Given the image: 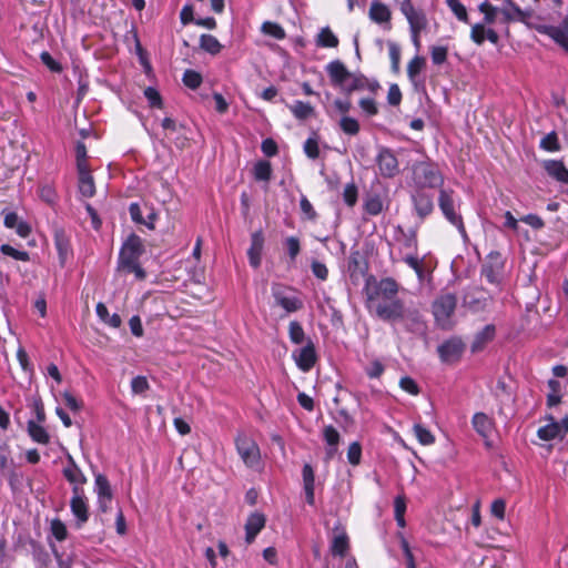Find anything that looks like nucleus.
<instances>
[{
    "mask_svg": "<svg viewBox=\"0 0 568 568\" xmlns=\"http://www.w3.org/2000/svg\"><path fill=\"white\" fill-rule=\"evenodd\" d=\"M399 290L400 285L393 277L377 280L369 276L364 287L367 308L386 322L410 321L423 326L418 312L407 310L404 301L397 297Z\"/></svg>",
    "mask_w": 568,
    "mask_h": 568,
    "instance_id": "obj_1",
    "label": "nucleus"
},
{
    "mask_svg": "<svg viewBox=\"0 0 568 568\" xmlns=\"http://www.w3.org/2000/svg\"><path fill=\"white\" fill-rule=\"evenodd\" d=\"M355 90V82L347 88L343 98H336L329 109V115L338 119L341 129L347 134H355V119L348 116L352 109L351 92Z\"/></svg>",
    "mask_w": 568,
    "mask_h": 568,
    "instance_id": "obj_2",
    "label": "nucleus"
},
{
    "mask_svg": "<svg viewBox=\"0 0 568 568\" xmlns=\"http://www.w3.org/2000/svg\"><path fill=\"white\" fill-rule=\"evenodd\" d=\"M457 297L453 293L440 294L433 302V314L440 328L450 329L453 327L452 316L455 313Z\"/></svg>",
    "mask_w": 568,
    "mask_h": 568,
    "instance_id": "obj_3",
    "label": "nucleus"
},
{
    "mask_svg": "<svg viewBox=\"0 0 568 568\" xmlns=\"http://www.w3.org/2000/svg\"><path fill=\"white\" fill-rule=\"evenodd\" d=\"M413 179L419 189L437 187L440 186L444 181L437 166L426 161L413 165Z\"/></svg>",
    "mask_w": 568,
    "mask_h": 568,
    "instance_id": "obj_4",
    "label": "nucleus"
},
{
    "mask_svg": "<svg viewBox=\"0 0 568 568\" xmlns=\"http://www.w3.org/2000/svg\"><path fill=\"white\" fill-rule=\"evenodd\" d=\"M271 292L275 304L285 310L286 313H295L304 307L302 298L296 295L295 290L291 286L273 283Z\"/></svg>",
    "mask_w": 568,
    "mask_h": 568,
    "instance_id": "obj_5",
    "label": "nucleus"
},
{
    "mask_svg": "<svg viewBox=\"0 0 568 568\" xmlns=\"http://www.w3.org/2000/svg\"><path fill=\"white\" fill-rule=\"evenodd\" d=\"M235 447L243 463L254 468L261 463V452L254 439L245 434H239L235 438Z\"/></svg>",
    "mask_w": 568,
    "mask_h": 568,
    "instance_id": "obj_6",
    "label": "nucleus"
},
{
    "mask_svg": "<svg viewBox=\"0 0 568 568\" xmlns=\"http://www.w3.org/2000/svg\"><path fill=\"white\" fill-rule=\"evenodd\" d=\"M144 252L145 248L142 239L138 234L131 233L122 244L118 264L123 265L138 262Z\"/></svg>",
    "mask_w": 568,
    "mask_h": 568,
    "instance_id": "obj_7",
    "label": "nucleus"
},
{
    "mask_svg": "<svg viewBox=\"0 0 568 568\" xmlns=\"http://www.w3.org/2000/svg\"><path fill=\"white\" fill-rule=\"evenodd\" d=\"M53 242L58 253L59 264L61 267H64L68 260L73 255L70 235L63 227L54 225Z\"/></svg>",
    "mask_w": 568,
    "mask_h": 568,
    "instance_id": "obj_8",
    "label": "nucleus"
},
{
    "mask_svg": "<svg viewBox=\"0 0 568 568\" xmlns=\"http://www.w3.org/2000/svg\"><path fill=\"white\" fill-rule=\"evenodd\" d=\"M70 508L75 516L78 526H82L89 519V506L85 497L84 488L72 487V497Z\"/></svg>",
    "mask_w": 568,
    "mask_h": 568,
    "instance_id": "obj_9",
    "label": "nucleus"
},
{
    "mask_svg": "<svg viewBox=\"0 0 568 568\" xmlns=\"http://www.w3.org/2000/svg\"><path fill=\"white\" fill-rule=\"evenodd\" d=\"M94 490L98 495V507L101 513H106L110 509L113 499V491L108 477L103 474L94 476Z\"/></svg>",
    "mask_w": 568,
    "mask_h": 568,
    "instance_id": "obj_10",
    "label": "nucleus"
},
{
    "mask_svg": "<svg viewBox=\"0 0 568 568\" xmlns=\"http://www.w3.org/2000/svg\"><path fill=\"white\" fill-rule=\"evenodd\" d=\"M400 11L406 17L410 31H423L427 27V19L423 11L416 9L410 0H403Z\"/></svg>",
    "mask_w": 568,
    "mask_h": 568,
    "instance_id": "obj_11",
    "label": "nucleus"
},
{
    "mask_svg": "<svg viewBox=\"0 0 568 568\" xmlns=\"http://www.w3.org/2000/svg\"><path fill=\"white\" fill-rule=\"evenodd\" d=\"M438 202H439V207H440L442 212L444 213V215L446 216V219L452 224L457 226L459 232L463 235H465V227H464V224H463V220L454 211V201H453L452 194L449 192L445 191V190H442L440 194H439Z\"/></svg>",
    "mask_w": 568,
    "mask_h": 568,
    "instance_id": "obj_12",
    "label": "nucleus"
},
{
    "mask_svg": "<svg viewBox=\"0 0 568 568\" xmlns=\"http://www.w3.org/2000/svg\"><path fill=\"white\" fill-rule=\"evenodd\" d=\"M464 344L459 338H450L438 346V354L443 362L453 363L460 358Z\"/></svg>",
    "mask_w": 568,
    "mask_h": 568,
    "instance_id": "obj_13",
    "label": "nucleus"
},
{
    "mask_svg": "<svg viewBox=\"0 0 568 568\" xmlns=\"http://www.w3.org/2000/svg\"><path fill=\"white\" fill-rule=\"evenodd\" d=\"M404 262L415 271L420 283L430 282L433 266L426 257L419 258L414 255H406Z\"/></svg>",
    "mask_w": 568,
    "mask_h": 568,
    "instance_id": "obj_14",
    "label": "nucleus"
},
{
    "mask_svg": "<svg viewBox=\"0 0 568 568\" xmlns=\"http://www.w3.org/2000/svg\"><path fill=\"white\" fill-rule=\"evenodd\" d=\"M382 195H383V186L377 181L376 183H374L372 192L369 194H367L366 197L364 199L363 207L367 214L377 215L382 212V210H383Z\"/></svg>",
    "mask_w": 568,
    "mask_h": 568,
    "instance_id": "obj_15",
    "label": "nucleus"
},
{
    "mask_svg": "<svg viewBox=\"0 0 568 568\" xmlns=\"http://www.w3.org/2000/svg\"><path fill=\"white\" fill-rule=\"evenodd\" d=\"M263 247L264 235L262 231H256L251 235V245L247 250L250 265L254 268L261 266Z\"/></svg>",
    "mask_w": 568,
    "mask_h": 568,
    "instance_id": "obj_16",
    "label": "nucleus"
},
{
    "mask_svg": "<svg viewBox=\"0 0 568 568\" xmlns=\"http://www.w3.org/2000/svg\"><path fill=\"white\" fill-rule=\"evenodd\" d=\"M316 361L317 354L312 342L302 347L295 356L296 365L302 372H310L315 366Z\"/></svg>",
    "mask_w": 568,
    "mask_h": 568,
    "instance_id": "obj_17",
    "label": "nucleus"
},
{
    "mask_svg": "<svg viewBox=\"0 0 568 568\" xmlns=\"http://www.w3.org/2000/svg\"><path fill=\"white\" fill-rule=\"evenodd\" d=\"M331 83L335 88H343L351 73L339 60H334L326 65Z\"/></svg>",
    "mask_w": 568,
    "mask_h": 568,
    "instance_id": "obj_18",
    "label": "nucleus"
},
{
    "mask_svg": "<svg viewBox=\"0 0 568 568\" xmlns=\"http://www.w3.org/2000/svg\"><path fill=\"white\" fill-rule=\"evenodd\" d=\"M266 518L262 513L251 514L245 523V541L252 544L260 531L265 527Z\"/></svg>",
    "mask_w": 568,
    "mask_h": 568,
    "instance_id": "obj_19",
    "label": "nucleus"
},
{
    "mask_svg": "<svg viewBox=\"0 0 568 568\" xmlns=\"http://www.w3.org/2000/svg\"><path fill=\"white\" fill-rule=\"evenodd\" d=\"M503 270V262L499 253H490L488 262L483 267V274L488 282L498 283Z\"/></svg>",
    "mask_w": 568,
    "mask_h": 568,
    "instance_id": "obj_20",
    "label": "nucleus"
},
{
    "mask_svg": "<svg viewBox=\"0 0 568 568\" xmlns=\"http://www.w3.org/2000/svg\"><path fill=\"white\" fill-rule=\"evenodd\" d=\"M378 166L383 175L392 178L398 173V162L388 150H383L378 155Z\"/></svg>",
    "mask_w": 568,
    "mask_h": 568,
    "instance_id": "obj_21",
    "label": "nucleus"
},
{
    "mask_svg": "<svg viewBox=\"0 0 568 568\" xmlns=\"http://www.w3.org/2000/svg\"><path fill=\"white\" fill-rule=\"evenodd\" d=\"M349 548V538L346 531L343 528L336 527L334 529V535L331 545V552L333 556H345L346 551Z\"/></svg>",
    "mask_w": 568,
    "mask_h": 568,
    "instance_id": "obj_22",
    "label": "nucleus"
},
{
    "mask_svg": "<svg viewBox=\"0 0 568 568\" xmlns=\"http://www.w3.org/2000/svg\"><path fill=\"white\" fill-rule=\"evenodd\" d=\"M542 168L552 179L568 184V169L561 161L546 160L542 162Z\"/></svg>",
    "mask_w": 568,
    "mask_h": 568,
    "instance_id": "obj_23",
    "label": "nucleus"
},
{
    "mask_svg": "<svg viewBox=\"0 0 568 568\" xmlns=\"http://www.w3.org/2000/svg\"><path fill=\"white\" fill-rule=\"evenodd\" d=\"M70 465L64 467L63 476L72 485V487L83 488L87 477L75 464L72 457L69 458Z\"/></svg>",
    "mask_w": 568,
    "mask_h": 568,
    "instance_id": "obj_24",
    "label": "nucleus"
},
{
    "mask_svg": "<svg viewBox=\"0 0 568 568\" xmlns=\"http://www.w3.org/2000/svg\"><path fill=\"white\" fill-rule=\"evenodd\" d=\"M536 30L539 33L547 34L548 37H550L568 52V33L564 31L561 28L541 24L537 26Z\"/></svg>",
    "mask_w": 568,
    "mask_h": 568,
    "instance_id": "obj_25",
    "label": "nucleus"
},
{
    "mask_svg": "<svg viewBox=\"0 0 568 568\" xmlns=\"http://www.w3.org/2000/svg\"><path fill=\"white\" fill-rule=\"evenodd\" d=\"M287 106L293 116L298 121H306L316 115L315 109L310 102L297 100Z\"/></svg>",
    "mask_w": 568,
    "mask_h": 568,
    "instance_id": "obj_26",
    "label": "nucleus"
},
{
    "mask_svg": "<svg viewBox=\"0 0 568 568\" xmlns=\"http://www.w3.org/2000/svg\"><path fill=\"white\" fill-rule=\"evenodd\" d=\"M41 424L32 419L28 420L27 432L34 443L48 445L50 443V435Z\"/></svg>",
    "mask_w": 568,
    "mask_h": 568,
    "instance_id": "obj_27",
    "label": "nucleus"
},
{
    "mask_svg": "<svg viewBox=\"0 0 568 568\" xmlns=\"http://www.w3.org/2000/svg\"><path fill=\"white\" fill-rule=\"evenodd\" d=\"M302 476H303L306 503L308 505L313 506L315 503V495H314L315 477H314V470L310 464H305L303 466Z\"/></svg>",
    "mask_w": 568,
    "mask_h": 568,
    "instance_id": "obj_28",
    "label": "nucleus"
},
{
    "mask_svg": "<svg viewBox=\"0 0 568 568\" xmlns=\"http://www.w3.org/2000/svg\"><path fill=\"white\" fill-rule=\"evenodd\" d=\"M475 430L484 438L489 437L494 429V422L484 413H476L473 417Z\"/></svg>",
    "mask_w": 568,
    "mask_h": 568,
    "instance_id": "obj_29",
    "label": "nucleus"
},
{
    "mask_svg": "<svg viewBox=\"0 0 568 568\" xmlns=\"http://www.w3.org/2000/svg\"><path fill=\"white\" fill-rule=\"evenodd\" d=\"M414 202L420 217L427 216L434 209L433 197L422 190L416 192Z\"/></svg>",
    "mask_w": 568,
    "mask_h": 568,
    "instance_id": "obj_30",
    "label": "nucleus"
},
{
    "mask_svg": "<svg viewBox=\"0 0 568 568\" xmlns=\"http://www.w3.org/2000/svg\"><path fill=\"white\" fill-rule=\"evenodd\" d=\"M323 437L328 448L326 449L327 458H333L335 453L337 452V445L339 443V433L337 429L332 426H325L323 429Z\"/></svg>",
    "mask_w": 568,
    "mask_h": 568,
    "instance_id": "obj_31",
    "label": "nucleus"
},
{
    "mask_svg": "<svg viewBox=\"0 0 568 568\" xmlns=\"http://www.w3.org/2000/svg\"><path fill=\"white\" fill-rule=\"evenodd\" d=\"M495 332L496 329L494 325H486L478 334H476L471 344V351H481L487 343L493 341V338L495 337Z\"/></svg>",
    "mask_w": 568,
    "mask_h": 568,
    "instance_id": "obj_32",
    "label": "nucleus"
},
{
    "mask_svg": "<svg viewBox=\"0 0 568 568\" xmlns=\"http://www.w3.org/2000/svg\"><path fill=\"white\" fill-rule=\"evenodd\" d=\"M200 48L212 55H216L221 52L223 45L216 37L204 33L200 37Z\"/></svg>",
    "mask_w": 568,
    "mask_h": 568,
    "instance_id": "obj_33",
    "label": "nucleus"
},
{
    "mask_svg": "<svg viewBox=\"0 0 568 568\" xmlns=\"http://www.w3.org/2000/svg\"><path fill=\"white\" fill-rule=\"evenodd\" d=\"M97 315L99 318L113 328H118L121 326V317L119 314L114 313L113 315L109 314L108 307L103 303H98L95 307Z\"/></svg>",
    "mask_w": 568,
    "mask_h": 568,
    "instance_id": "obj_34",
    "label": "nucleus"
},
{
    "mask_svg": "<svg viewBox=\"0 0 568 568\" xmlns=\"http://www.w3.org/2000/svg\"><path fill=\"white\" fill-rule=\"evenodd\" d=\"M500 12L505 17L506 21L516 19L523 20L527 17V14L513 0H506Z\"/></svg>",
    "mask_w": 568,
    "mask_h": 568,
    "instance_id": "obj_35",
    "label": "nucleus"
},
{
    "mask_svg": "<svg viewBox=\"0 0 568 568\" xmlns=\"http://www.w3.org/2000/svg\"><path fill=\"white\" fill-rule=\"evenodd\" d=\"M316 45L320 48H336L338 45V39L333 31L326 27L317 34Z\"/></svg>",
    "mask_w": 568,
    "mask_h": 568,
    "instance_id": "obj_36",
    "label": "nucleus"
},
{
    "mask_svg": "<svg viewBox=\"0 0 568 568\" xmlns=\"http://www.w3.org/2000/svg\"><path fill=\"white\" fill-rule=\"evenodd\" d=\"M272 164L266 160L257 161L253 169L254 179L256 181L268 182L272 178Z\"/></svg>",
    "mask_w": 568,
    "mask_h": 568,
    "instance_id": "obj_37",
    "label": "nucleus"
},
{
    "mask_svg": "<svg viewBox=\"0 0 568 568\" xmlns=\"http://www.w3.org/2000/svg\"><path fill=\"white\" fill-rule=\"evenodd\" d=\"M261 31L276 40H283L286 37V32L283 27L273 21H265L262 23Z\"/></svg>",
    "mask_w": 568,
    "mask_h": 568,
    "instance_id": "obj_38",
    "label": "nucleus"
},
{
    "mask_svg": "<svg viewBox=\"0 0 568 568\" xmlns=\"http://www.w3.org/2000/svg\"><path fill=\"white\" fill-rule=\"evenodd\" d=\"M369 16L374 21L383 23L389 21L390 11L385 4L376 2L372 4Z\"/></svg>",
    "mask_w": 568,
    "mask_h": 568,
    "instance_id": "obj_39",
    "label": "nucleus"
},
{
    "mask_svg": "<svg viewBox=\"0 0 568 568\" xmlns=\"http://www.w3.org/2000/svg\"><path fill=\"white\" fill-rule=\"evenodd\" d=\"M182 82L189 89L196 90L202 84L203 78L200 72L187 69L183 73Z\"/></svg>",
    "mask_w": 568,
    "mask_h": 568,
    "instance_id": "obj_40",
    "label": "nucleus"
},
{
    "mask_svg": "<svg viewBox=\"0 0 568 568\" xmlns=\"http://www.w3.org/2000/svg\"><path fill=\"white\" fill-rule=\"evenodd\" d=\"M79 192L84 197H92L95 194V184L91 174L79 176Z\"/></svg>",
    "mask_w": 568,
    "mask_h": 568,
    "instance_id": "obj_41",
    "label": "nucleus"
},
{
    "mask_svg": "<svg viewBox=\"0 0 568 568\" xmlns=\"http://www.w3.org/2000/svg\"><path fill=\"white\" fill-rule=\"evenodd\" d=\"M426 60L424 57L416 55L413 58L407 65V74L409 80L415 83L417 75L425 68Z\"/></svg>",
    "mask_w": 568,
    "mask_h": 568,
    "instance_id": "obj_42",
    "label": "nucleus"
},
{
    "mask_svg": "<svg viewBox=\"0 0 568 568\" xmlns=\"http://www.w3.org/2000/svg\"><path fill=\"white\" fill-rule=\"evenodd\" d=\"M304 152L308 159L315 160L320 156V145H318V136L317 133H313L312 136H310L304 142Z\"/></svg>",
    "mask_w": 568,
    "mask_h": 568,
    "instance_id": "obj_43",
    "label": "nucleus"
},
{
    "mask_svg": "<svg viewBox=\"0 0 568 568\" xmlns=\"http://www.w3.org/2000/svg\"><path fill=\"white\" fill-rule=\"evenodd\" d=\"M288 337L293 344H302L304 342L305 333L300 322L292 321L288 324Z\"/></svg>",
    "mask_w": 568,
    "mask_h": 568,
    "instance_id": "obj_44",
    "label": "nucleus"
},
{
    "mask_svg": "<svg viewBox=\"0 0 568 568\" xmlns=\"http://www.w3.org/2000/svg\"><path fill=\"white\" fill-rule=\"evenodd\" d=\"M0 251L2 254L7 255V256H10L17 261H22V262H29L30 261V254L29 252L27 251H20V250H17L14 248L13 246L9 245V244H2L0 246Z\"/></svg>",
    "mask_w": 568,
    "mask_h": 568,
    "instance_id": "obj_45",
    "label": "nucleus"
},
{
    "mask_svg": "<svg viewBox=\"0 0 568 568\" xmlns=\"http://www.w3.org/2000/svg\"><path fill=\"white\" fill-rule=\"evenodd\" d=\"M394 510H395V519L397 521V525L400 528H404L406 526L405 521V511H406V501L403 496H397L394 500Z\"/></svg>",
    "mask_w": 568,
    "mask_h": 568,
    "instance_id": "obj_46",
    "label": "nucleus"
},
{
    "mask_svg": "<svg viewBox=\"0 0 568 568\" xmlns=\"http://www.w3.org/2000/svg\"><path fill=\"white\" fill-rule=\"evenodd\" d=\"M144 97L146 98L150 108H152V109H162L163 108L162 97L155 88L148 87L144 90Z\"/></svg>",
    "mask_w": 568,
    "mask_h": 568,
    "instance_id": "obj_47",
    "label": "nucleus"
},
{
    "mask_svg": "<svg viewBox=\"0 0 568 568\" xmlns=\"http://www.w3.org/2000/svg\"><path fill=\"white\" fill-rule=\"evenodd\" d=\"M560 426L557 423H551L538 429V437L542 440H550L559 436Z\"/></svg>",
    "mask_w": 568,
    "mask_h": 568,
    "instance_id": "obj_48",
    "label": "nucleus"
},
{
    "mask_svg": "<svg viewBox=\"0 0 568 568\" xmlns=\"http://www.w3.org/2000/svg\"><path fill=\"white\" fill-rule=\"evenodd\" d=\"M285 247L288 254V257L292 262L296 260L298 254L301 253V242L296 236H288L285 240Z\"/></svg>",
    "mask_w": 568,
    "mask_h": 568,
    "instance_id": "obj_49",
    "label": "nucleus"
},
{
    "mask_svg": "<svg viewBox=\"0 0 568 568\" xmlns=\"http://www.w3.org/2000/svg\"><path fill=\"white\" fill-rule=\"evenodd\" d=\"M119 268L125 273H133L135 278L139 281H143L146 277L145 270L140 265V262H132L129 264L119 265Z\"/></svg>",
    "mask_w": 568,
    "mask_h": 568,
    "instance_id": "obj_50",
    "label": "nucleus"
},
{
    "mask_svg": "<svg viewBox=\"0 0 568 568\" xmlns=\"http://www.w3.org/2000/svg\"><path fill=\"white\" fill-rule=\"evenodd\" d=\"M414 433L422 445H430L435 442L434 435L419 424L414 426Z\"/></svg>",
    "mask_w": 568,
    "mask_h": 568,
    "instance_id": "obj_51",
    "label": "nucleus"
},
{
    "mask_svg": "<svg viewBox=\"0 0 568 568\" xmlns=\"http://www.w3.org/2000/svg\"><path fill=\"white\" fill-rule=\"evenodd\" d=\"M446 3L460 21L468 22L467 10L459 0H446Z\"/></svg>",
    "mask_w": 568,
    "mask_h": 568,
    "instance_id": "obj_52",
    "label": "nucleus"
},
{
    "mask_svg": "<svg viewBox=\"0 0 568 568\" xmlns=\"http://www.w3.org/2000/svg\"><path fill=\"white\" fill-rule=\"evenodd\" d=\"M479 11L484 14L486 23L491 24L495 22L498 10L493 4L489 2H483L479 4Z\"/></svg>",
    "mask_w": 568,
    "mask_h": 568,
    "instance_id": "obj_53",
    "label": "nucleus"
},
{
    "mask_svg": "<svg viewBox=\"0 0 568 568\" xmlns=\"http://www.w3.org/2000/svg\"><path fill=\"white\" fill-rule=\"evenodd\" d=\"M300 207L302 214L305 216V219L310 221H315L317 219V213L314 210L312 203L308 201V199L305 195H302L300 200Z\"/></svg>",
    "mask_w": 568,
    "mask_h": 568,
    "instance_id": "obj_54",
    "label": "nucleus"
},
{
    "mask_svg": "<svg viewBox=\"0 0 568 568\" xmlns=\"http://www.w3.org/2000/svg\"><path fill=\"white\" fill-rule=\"evenodd\" d=\"M389 58L392 61V70L395 73L399 72L400 62V48L395 42H388Z\"/></svg>",
    "mask_w": 568,
    "mask_h": 568,
    "instance_id": "obj_55",
    "label": "nucleus"
},
{
    "mask_svg": "<svg viewBox=\"0 0 568 568\" xmlns=\"http://www.w3.org/2000/svg\"><path fill=\"white\" fill-rule=\"evenodd\" d=\"M40 59H41V62L51 71V72H54V73H60L62 72L63 68L61 65V63H59L58 61H55L52 55L48 52V51H43L41 54H40Z\"/></svg>",
    "mask_w": 568,
    "mask_h": 568,
    "instance_id": "obj_56",
    "label": "nucleus"
},
{
    "mask_svg": "<svg viewBox=\"0 0 568 568\" xmlns=\"http://www.w3.org/2000/svg\"><path fill=\"white\" fill-rule=\"evenodd\" d=\"M51 532L58 541H63L68 536L67 527L60 519L51 521Z\"/></svg>",
    "mask_w": 568,
    "mask_h": 568,
    "instance_id": "obj_57",
    "label": "nucleus"
},
{
    "mask_svg": "<svg viewBox=\"0 0 568 568\" xmlns=\"http://www.w3.org/2000/svg\"><path fill=\"white\" fill-rule=\"evenodd\" d=\"M487 34V29L484 24H474L470 31V39L478 45L483 44Z\"/></svg>",
    "mask_w": 568,
    "mask_h": 568,
    "instance_id": "obj_58",
    "label": "nucleus"
},
{
    "mask_svg": "<svg viewBox=\"0 0 568 568\" xmlns=\"http://www.w3.org/2000/svg\"><path fill=\"white\" fill-rule=\"evenodd\" d=\"M540 146L547 151H558L560 149V144L558 142L556 133L551 132L547 134L545 138H542Z\"/></svg>",
    "mask_w": 568,
    "mask_h": 568,
    "instance_id": "obj_59",
    "label": "nucleus"
},
{
    "mask_svg": "<svg viewBox=\"0 0 568 568\" xmlns=\"http://www.w3.org/2000/svg\"><path fill=\"white\" fill-rule=\"evenodd\" d=\"M311 270H312V273L313 275L321 280V281H326L327 277H328V268L326 267V265L317 260H314L312 261V264H311Z\"/></svg>",
    "mask_w": 568,
    "mask_h": 568,
    "instance_id": "obj_60",
    "label": "nucleus"
},
{
    "mask_svg": "<svg viewBox=\"0 0 568 568\" xmlns=\"http://www.w3.org/2000/svg\"><path fill=\"white\" fill-rule=\"evenodd\" d=\"M398 538L400 541V547L406 558L407 568H415V558L410 550L408 541L406 540L403 534H398Z\"/></svg>",
    "mask_w": 568,
    "mask_h": 568,
    "instance_id": "obj_61",
    "label": "nucleus"
},
{
    "mask_svg": "<svg viewBox=\"0 0 568 568\" xmlns=\"http://www.w3.org/2000/svg\"><path fill=\"white\" fill-rule=\"evenodd\" d=\"M62 397L65 406L70 408L72 412H79L83 407V402L81 399H78L70 392H63Z\"/></svg>",
    "mask_w": 568,
    "mask_h": 568,
    "instance_id": "obj_62",
    "label": "nucleus"
},
{
    "mask_svg": "<svg viewBox=\"0 0 568 568\" xmlns=\"http://www.w3.org/2000/svg\"><path fill=\"white\" fill-rule=\"evenodd\" d=\"M261 150L264 155L268 158L275 156L278 153L277 143L272 138H267L262 141Z\"/></svg>",
    "mask_w": 568,
    "mask_h": 568,
    "instance_id": "obj_63",
    "label": "nucleus"
},
{
    "mask_svg": "<svg viewBox=\"0 0 568 568\" xmlns=\"http://www.w3.org/2000/svg\"><path fill=\"white\" fill-rule=\"evenodd\" d=\"M131 388L134 394H142L149 389V382L144 376H135L131 381Z\"/></svg>",
    "mask_w": 568,
    "mask_h": 568,
    "instance_id": "obj_64",
    "label": "nucleus"
}]
</instances>
